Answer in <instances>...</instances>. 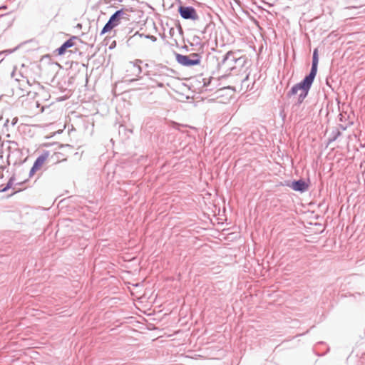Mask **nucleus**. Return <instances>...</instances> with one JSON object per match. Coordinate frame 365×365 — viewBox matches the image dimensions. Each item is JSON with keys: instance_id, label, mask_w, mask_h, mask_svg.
I'll list each match as a JSON object with an SVG mask.
<instances>
[{"instance_id": "0eeeda50", "label": "nucleus", "mask_w": 365, "mask_h": 365, "mask_svg": "<svg viewBox=\"0 0 365 365\" xmlns=\"http://www.w3.org/2000/svg\"><path fill=\"white\" fill-rule=\"evenodd\" d=\"M76 38V37L73 36L72 38H71L70 39L66 41L60 48H57L54 51V53L58 56L63 55L68 48L74 46V44H75L74 40Z\"/></svg>"}, {"instance_id": "6e6552de", "label": "nucleus", "mask_w": 365, "mask_h": 365, "mask_svg": "<svg viewBox=\"0 0 365 365\" xmlns=\"http://www.w3.org/2000/svg\"><path fill=\"white\" fill-rule=\"evenodd\" d=\"M291 187L295 191L304 192L305 191L308 185L304 180H297L292 182Z\"/></svg>"}, {"instance_id": "9d476101", "label": "nucleus", "mask_w": 365, "mask_h": 365, "mask_svg": "<svg viewBox=\"0 0 365 365\" xmlns=\"http://www.w3.org/2000/svg\"><path fill=\"white\" fill-rule=\"evenodd\" d=\"M148 38H150V40H152L153 41H155L157 39L156 37L154 36H148Z\"/></svg>"}, {"instance_id": "f257e3e1", "label": "nucleus", "mask_w": 365, "mask_h": 365, "mask_svg": "<svg viewBox=\"0 0 365 365\" xmlns=\"http://www.w3.org/2000/svg\"><path fill=\"white\" fill-rule=\"evenodd\" d=\"M318 61V50L315 49L313 53L312 66L310 73L309 74V76H306L305 78L302 82L296 84L294 86L292 87V94H297L299 91H301L299 97L304 98L307 96L308 91L317 75Z\"/></svg>"}, {"instance_id": "423d86ee", "label": "nucleus", "mask_w": 365, "mask_h": 365, "mask_svg": "<svg viewBox=\"0 0 365 365\" xmlns=\"http://www.w3.org/2000/svg\"><path fill=\"white\" fill-rule=\"evenodd\" d=\"M49 157V153L45 152L41 155H40L34 162L33 167L31 169L30 175H34L37 171L40 170L43 165L46 164L48 158Z\"/></svg>"}, {"instance_id": "7ed1b4c3", "label": "nucleus", "mask_w": 365, "mask_h": 365, "mask_svg": "<svg viewBox=\"0 0 365 365\" xmlns=\"http://www.w3.org/2000/svg\"><path fill=\"white\" fill-rule=\"evenodd\" d=\"M245 63V56H237L235 53L229 51L223 59L221 67L225 72H230L237 67H242Z\"/></svg>"}, {"instance_id": "1a4fd4ad", "label": "nucleus", "mask_w": 365, "mask_h": 365, "mask_svg": "<svg viewBox=\"0 0 365 365\" xmlns=\"http://www.w3.org/2000/svg\"><path fill=\"white\" fill-rule=\"evenodd\" d=\"M132 68H134L135 70L138 71V72H140V68L139 66H136L135 65H132Z\"/></svg>"}, {"instance_id": "20e7f679", "label": "nucleus", "mask_w": 365, "mask_h": 365, "mask_svg": "<svg viewBox=\"0 0 365 365\" xmlns=\"http://www.w3.org/2000/svg\"><path fill=\"white\" fill-rule=\"evenodd\" d=\"M175 58L177 61L184 66H192L200 63V57L195 53H190L188 56L177 53Z\"/></svg>"}, {"instance_id": "39448f33", "label": "nucleus", "mask_w": 365, "mask_h": 365, "mask_svg": "<svg viewBox=\"0 0 365 365\" xmlns=\"http://www.w3.org/2000/svg\"><path fill=\"white\" fill-rule=\"evenodd\" d=\"M178 12L180 16L184 19L197 21L199 19L197 12L191 6H180L178 8Z\"/></svg>"}, {"instance_id": "f03ea898", "label": "nucleus", "mask_w": 365, "mask_h": 365, "mask_svg": "<svg viewBox=\"0 0 365 365\" xmlns=\"http://www.w3.org/2000/svg\"><path fill=\"white\" fill-rule=\"evenodd\" d=\"M129 11H132L128 9H122L116 11L109 19L108 21L103 28L101 34L103 35L118 26L122 21H129L130 20V15Z\"/></svg>"}]
</instances>
